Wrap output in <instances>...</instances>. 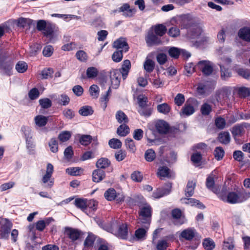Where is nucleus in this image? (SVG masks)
<instances>
[{
	"instance_id": "obj_26",
	"label": "nucleus",
	"mask_w": 250,
	"mask_h": 250,
	"mask_svg": "<svg viewBox=\"0 0 250 250\" xmlns=\"http://www.w3.org/2000/svg\"><path fill=\"white\" fill-rule=\"evenodd\" d=\"M52 221H53L52 218H46L44 220H39L36 223V228L38 230L42 231Z\"/></svg>"
},
{
	"instance_id": "obj_31",
	"label": "nucleus",
	"mask_w": 250,
	"mask_h": 250,
	"mask_svg": "<svg viewBox=\"0 0 250 250\" xmlns=\"http://www.w3.org/2000/svg\"><path fill=\"white\" fill-rule=\"evenodd\" d=\"M79 142L83 146H87L92 140V137L89 135H80L78 134Z\"/></svg>"
},
{
	"instance_id": "obj_58",
	"label": "nucleus",
	"mask_w": 250,
	"mask_h": 250,
	"mask_svg": "<svg viewBox=\"0 0 250 250\" xmlns=\"http://www.w3.org/2000/svg\"><path fill=\"white\" fill-rule=\"evenodd\" d=\"M224 151L221 147H217L214 151L215 158L217 160H221L224 156Z\"/></svg>"
},
{
	"instance_id": "obj_34",
	"label": "nucleus",
	"mask_w": 250,
	"mask_h": 250,
	"mask_svg": "<svg viewBox=\"0 0 250 250\" xmlns=\"http://www.w3.org/2000/svg\"><path fill=\"white\" fill-rule=\"evenodd\" d=\"M157 110L159 113L167 115L170 112L171 107L167 104L163 103L157 106Z\"/></svg>"
},
{
	"instance_id": "obj_63",
	"label": "nucleus",
	"mask_w": 250,
	"mask_h": 250,
	"mask_svg": "<svg viewBox=\"0 0 250 250\" xmlns=\"http://www.w3.org/2000/svg\"><path fill=\"white\" fill-rule=\"evenodd\" d=\"M131 179L136 182H141L143 179V175L138 171H134L131 175Z\"/></svg>"
},
{
	"instance_id": "obj_29",
	"label": "nucleus",
	"mask_w": 250,
	"mask_h": 250,
	"mask_svg": "<svg viewBox=\"0 0 250 250\" xmlns=\"http://www.w3.org/2000/svg\"><path fill=\"white\" fill-rule=\"evenodd\" d=\"M115 118L119 124H126L128 122L127 116L121 110H119L116 112Z\"/></svg>"
},
{
	"instance_id": "obj_6",
	"label": "nucleus",
	"mask_w": 250,
	"mask_h": 250,
	"mask_svg": "<svg viewBox=\"0 0 250 250\" xmlns=\"http://www.w3.org/2000/svg\"><path fill=\"white\" fill-rule=\"evenodd\" d=\"M151 213L152 208L149 205L146 204L140 207L139 215L141 222L148 226L150 221Z\"/></svg>"
},
{
	"instance_id": "obj_62",
	"label": "nucleus",
	"mask_w": 250,
	"mask_h": 250,
	"mask_svg": "<svg viewBox=\"0 0 250 250\" xmlns=\"http://www.w3.org/2000/svg\"><path fill=\"white\" fill-rule=\"evenodd\" d=\"M40 96V92L37 88H32L28 93V96L32 100L37 99Z\"/></svg>"
},
{
	"instance_id": "obj_4",
	"label": "nucleus",
	"mask_w": 250,
	"mask_h": 250,
	"mask_svg": "<svg viewBox=\"0 0 250 250\" xmlns=\"http://www.w3.org/2000/svg\"><path fill=\"white\" fill-rule=\"evenodd\" d=\"M192 22V17L189 14H183L173 17L170 20L172 25H178L182 28H188Z\"/></svg>"
},
{
	"instance_id": "obj_15",
	"label": "nucleus",
	"mask_w": 250,
	"mask_h": 250,
	"mask_svg": "<svg viewBox=\"0 0 250 250\" xmlns=\"http://www.w3.org/2000/svg\"><path fill=\"white\" fill-rule=\"evenodd\" d=\"M171 214L174 219L173 221L176 225H181L185 222L184 217H182V212L179 209H174L172 210Z\"/></svg>"
},
{
	"instance_id": "obj_39",
	"label": "nucleus",
	"mask_w": 250,
	"mask_h": 250,
	"mask_svg": "<svg viewBox=\"0 0 250 250\" xmlns=\"http://www.w3.org/2000/svg\"><path fill=\"white\" fill-rule=\"evenodd\" d=\"M155 66L154 62L149 59H146L144 63V68L145 70L148 73H151L154 70Z\"/></svg>"
},
{
	"instance_id": "obj_57",
	"label": "nucleus",
	"mask_w": 250,
	"mask_h": 250,
	"mask_svg": "<svg viewBox=\"0 0 250 250\" xmlns=\"http://www.w3.org/2000/svg\"><path fill=\"white\" fill-rule=\"evenodd\" d=\"M211 110V106L208 103H204L201 107V112L203 115H208Z\"/></svg>"
},
{
	"instance_id": "obj_64",
	"label": "nucleus",
	"mask_w": 250,
	"mask_h": 250,
	"mask_svg": "<svg viewBox=\"0 0 250 250\" xmlns=\"http://www.w3.org/2000/svg\"><path fill=\"white\" fill-rule=\"evenodd\" d=\"M168 247V243L166 240H160L156 245L157 250H166Z\"/></svg>"
},
{
	"instance_id": "obj_22",
	"label": "nucleus",
	"mask_w": 250,
	"mask_h": 250,
	"mask_svg": "<svg viewBox=\"0 0 250 250\" xmlns=\"http://www.w3.org/2000/svg\"><path fill=\"white\" fill-rule=\"evenodd\" d=\"M111 94V87H109L108 90L104 94H102L100 99V101L101 104V106L105 110L107 106V104L109 100L110 96Z\"/></svg>"
},
{
	"instance_id": "obj_54",
	"label": "nucleus",
	"mask_w": 250,
	"mask_h": 250,
	"mask_svg": "<svg viewBox=\"0 0 250 250\" xmlns=\"http://www.w3.org/2000/svg\"><path fill=\"white\" fill-rule=\"evenodd\" d=\"M138 103L140 107H145L148 102L147 98L144 95H139L137 97Z\"/></svg>"
},
{
	"instance_id": "obj_48",
	"label": "nucleus",
	"mask_w": 250,
	"mask_h": 250,
	"mask_svg": "<svg viewBox=\"0 0 250 250\" xmlns=\"http://www.w3.org/2000/svg\"><path fill=\"white\" fill-rule=\"evenodd\" d=\"M181 50L175 47H171L168 50V54L171 57L177 59L180 55Z\"/></svg>"
},
{
	"instance_id": "obj_60",
	"label": "nucleus",
	"mask_w": 250,
	"mask_h": 250,
	"mask_svg": "<svg viewBox=\"0 0 250 250\" xmlns=\"http://www.w3.org/2000/svg\"><path fill=\"white\" fill-rule=\"evenodd\" d=\"M49 146L51 152L56 153L58 150V141L55 138H52L49 142Z\"/></svg>"
},
{
	"instance_id": "obj_27",
	"label": "nucleus",
	"mask_w": 250,
	"mask_h": 250,
	"mask_svg": "<svg viewBox=\"0 0 250 250\" xmlns=\"http://www.w3.org/2000/svg\"><path fill=\"white\" fill-rule=\"evenodd\" d=\"M196 183L193 181H188L185 189V195L187 197H189L193 195Z\"/></svg>"
},
{
	"instance_id": "obj_30",
	"label": "nucleus",
	"mask_w": 250,
	"mask_h": 250,
	"mask_svg": "<svg viewBox=\"0 0 250 250\" xmlns=\"http://www.w3.org/2000/svg\"><path fill=\"white\" fill-rule=\"evenodd\" d=\"M129 133V128L126 124L121 125L117 129V133L120 136H125Z\"/></svg>"
},
{
	"instance_id": "obj_21",
	"label": "nucleus",
	"mask_w": 250,
	"mask_h": 250,
	"mask_svg": "<svg viewBox=\"0 0 250 250\" xmlns=\"http://www.w3.org/2000/svg\"><path fill=\"white\" fill-rule=\"evenodd\" d=\"M195 112L194 107L187 103H186L184 106L182 107L181 111L180 112L181 116H189L193 114Z\"/></svg>"
},
{
	"instance_id": "obj_52",
	"label": "nucleus",
	"mask_w": 250,
	"mask_h": 250,
	"mask_svg": "<svg viewBox=\"0 0 250 250\" xmlns=\"http://www.w3.org/2000/svg\"><path fill=\"white\" fill-rule=\"evenodd\" d=\"M156 156L155 151L152 149L147 150L145 153V158L146 161L152 162Z\"/></svg>"
},
{
	"instance_id": "obj_41",
	"label": "nucleus",
	"mask_w": 250,
	"mask_h": 250,
	"mask_svg": "<svg viewBox=\"0 0 250 250\" xmlns=\"http://www.w3.org/2000/svg\"><path fill=\"white\" fill-rule=\"evenodd\" d=\"M157 174L161 178L170 176L169 169L166 167H160L158 169Z\"/></svg>"
},
{
	"instance_id": "obj_7",
	"label": "nucleus",
	"mask_w": 250,
	"mask_h": 250,
	"mask_svg": "<svg viewBox=\"0 0 250 250\" xmlns=\"http://www.w3.org/2000/svg\"><path fill=\"white\" fill-rule=\"evenodd\" d=\"M53 169V166L51 164H48L46 173L42 178V183L45 188H51L54 184V180L51 179Z\"/></svg>"
},
{
	"instance_id": "obj_46",
	"label": "nucleus",
	"mask_w": 250,
	"mask_h": 250,
	"mask_svg": "<svg viewBox=\"0 0 250 250\" xmlns=\"http://www.w3.org/2000/svg\"><path fill=\"white\" fill-rule=\"evenodd\" d=\"M155 34L159 36H163L167 31L166 27L162 24L155 26L154 28Z\"/></svg>"
},
{
	"instance_id": "obj_53",
	"label": "nucleus",
	"mask_w": 250,
	"mask_h": 250,
	"mask_svg": "<svg viewBox=\"0 0 250 250\" xmlns=\"http://www.w3.org/2000/svg\"><path fill=\"white\" fill-rule=\"evenodd\" d=\"M70 102L69 97L65 94H61L58 98V103L62 105L65 106L69 104Z\"/></svg>"
},
{
	"instance_id": "obj_24",
	"label": "nucleus",
	"mask_w": 250,
	"mask_h": 250,
	"mask_svg": "<svg viewBox=\"0 0 250 250\" xmlns=\"http://www.w3.org/2000/svg\"><path fill=\"white\" fill-rule=\"evenodd\" d=\"M105 177L104 171L100 169H96L92 173L93 181L98 183L101 181Z\"/></svg>"
},
{
	"instance_id": "obj_56",
	"label": "nucleus",
	"mask_w": 250,
	"mask_h": 250,
	"mask_svg": "<svg viewBox=\"0 0 250 250\" xmlns=\"http://www.w3.org/2000/svg\"><path fill=\"white\" fill-rule=\"evenodd\" d=\"M39 102L42 107L44 109L48 108L52 105L51 100L47 98L40 99Z\"/></svg>"
},
{
	"instance_id": "obj_36",
	"label": "nucleus",
	"mask_w": 250,
	"mask_h": 250,
	"mask_svg": "<svg viewBox=\"0 0 250 250\" xmlns=\"http://www.w3.org/2000/svg\"><path fill=\"white\" fill-rule=\"evenodd\" d=\"M86 203L87 199L83 198H76L74 201L76 207L83 211L86 209Z\"/></svg>"
},
{
	"instance_id": "obj_49",
	"label": "nucleus",
	"mask_w": 250,
	"mask_h": 250,
	"mask_svg": "<svg viewBox=\"0 0 250 250\" xmlns=\"http://www.w3.org/2000/svg\"><path fill=\"white\" fill-rule=\"evenodd\" d=\"M93 111L92 108L89 106H84L81 108L79 111V113L82 116H88L93 114Z\"/></svg>"
},
{
	"instance_id": "obj_61",
	"label": "nucleus",
	"mask_w": 250,
	"mask_h": 250,
	"mask_svg": "<svg viewBox=\"0 0 250 250\" xmlns=\"http://www.w3.org/2000/svg\"><path fill=\"white\" fill-rule=\"evenodd\" d=\"M185 101V96L183 94L178 93L174 98V103L178 106H181Z\"/></svg>"
},
{
	"instance_id": "obj_16",
	"label": "nucleus",
	"mask_w": 250,
	"mask_h": 250,
	"mask_svg": "<svg viewBox=\"0 0 250 250\" xmlns=\"http://www.w3.org/2000/svg\"><path fill=\"white\" fill-rule=\"evenodd\" d=\"M238 36L241 40L250 42V27H244L240 29L238 32Z\"/></svg>"
},
{
	"instance_id": "obj_2",
	"label": "nucleus",
	"mask_w": 250,
	"mask_h": 250,
	"mask_svg": "<svg viewBox=\"0 0 250 250\" xmlns=\"http://www.w3.org/2000/svg\"><path fill=\"white\" fill-rule=\"evenodd\" d=\"M105 229L117 237L122 239H126L128 234L126 224L117 221H114L110 226L105 227Z\"/></svg>"
},
{
	"instance_id": "obj_3",
	"label": "nucleus",
	"mask_w": 250,
	"mask_h": 250,
	"mask_svg": "<svg viewBox=\"0 0 250 250\" xmlns=\"http://www.w3.org/2000/svg\"><path fill=\"white\" fill-rule=\"evenodd\" d=\"M13 62L7 53L0 49V69L7 75L11 74Z\"/></svg>"
},
{
	"instance_id": "obj_33",
	"label": "nucleus",
	"mask_w": 250,
	"mask_h": 250,
	"mask_svg": "<svg viewBox=\"0 0 250 250\" xmlns=\"http://www.w3.org/2000/svg\"><path fill=\"white\" fill-rule=\"evenodd\" d=\"M116 193L114 188H110L105 191L104 196L107 200L111 201L115 199Z\"/></svg>"
},
{
	"instance_id": "obj_23",
	"label": "nucleus",
	"mask_w": 250,
	"mask_h": 250,
	"mask_svg": "<svg viewBox=\"0 0 250 250\" xmlns=\"http://www.w3.org/2000/svg\"><path fill=\"white\" fill-rule=\"evenodd\" d=\"M244 124L237 125L233 126L231 130V133L234 137L243 135L245 133Z\"/></svg>"
},
{
	"instance_id": "obj_10",
	"label": "nucleus",
	"mask_w": 250,
	"mask_h": 250,
	"mask_svg": "<svg viewBox=\"0 0 250 250\" xmlns=\"http://www.w3.org/2000/svg\"><path fill=\"white\" fill-rule=\"evenodd\" d=\"M120 70L113 69L110 71V80L111 83V87L113 88L117 89L120 83L121 80Z\"/></svg>"
},
{
	"instance_id": "obj_38",
	"label": "nucleus",
	"mask_w": 250,
	"mask_h": 250,
	"mask_svg": "<svg viewBox=\"0 0 250 250\" xmlns=\"http://www.w3.org/2000/svg\"><path fill=\"white\" fill-rule=\"evenodd\" d=\"M203 246L206 250H212L215 248V244L211 239L207 238L203 240Z\"/></svg>"
},
{
	"instance_id": "obj_44",
	"label": "nucleus",
	"mask_w": 250,
	"mask_h": 250,
	"mask_svg": "<svg viewBox=\"0 0 250 250\" xmlns=\"http://www.w3.org/2000/svg\"><path fill=\"white\" fill-rule=\"evenodd\" d=\"M126 148L131 152H135L136 148L134 141L131 138H127L125 140Z\"/></svg>"
},
{
	"instance_id": "obj_20",
	"label": "nucleus",
	"mask_w": 250,
	"mask_h": 250,
	"mask_svg": "<svg viewBox=\"0 0 250 250\" xmlns=\"http://www.w3.org/2000/svg\"><path fill=\"white\" fill-rule=\"evenodd\" d=\"M182 204H187L191 206H196L200 208H204L205 206L199 201L193 198H183L181 199Z\"/></svg>"
},
{
	"instance_id": "obj_47",
	"label": "nucleus",
	"mask_w": 250,
	"mask_h": 250,
	"mask_svg": "<svg viewBox=\"0 0 250 250\" xmlns=\"http://www.w3.org/2000/svg\"><path fill=\"white\" fill-rule=\"evenodd\" d=\"M81 172H82V169L79 167H71L66 169V172L72 176L79 175Z\"/></svg>"
},
{
	"instance_id": "obj_14",
	"label": "nucleus",
	"mask_w": 250,
	"mask_h": 250,
	"mask_svg": "<svg viewBox=\"0 0 250 250\" xmlns=\"http://www.w3.org/2000/svg\"><path fill=\"white\" fill-rule=\"evenodd\" d=\"M21 130L24 132L27 148L29 150L33 149L35 147V145L32 140V136L29 134L31 130L28 127H23L21 128Z\"/></svg>"
},
{
	"instance_id": "obj_25",
	"label": "nucleus",
	"mask_w": 250,
	"mask_h": 250,
	"mask_svg": "<svg viewBox=\"0 0 250 250\" xmlns=\"http://www.w3.org/2000/svg\"><path fill=\"white\" fill-rule=\"evenodd\" d=\"M48 120V117L43 115H39L34 118V122L36 126L41 127L44 126Z\"/></svg>"
},
{
	"instance_id": "obj_55",
	"label": "nucleus",
	"mask_w": 250,
	"mask_h": 250,
	"mask_svg": "<svg viewBox=\"0 0 250 250\" xmlns=\"http://www.w3.org/2000/svg\"><path fill=\"white\" fill-rule=\"evenodd\" d=\"M95 240V235L92 234H89L84 241V244L85 247L87 248L92 247Z\"/></svg>"
},
{
	"instance_id": "obj_9",
	"label": "nucleus",
	"mask_w": 250,
	"mask_h": 250,
	"mask_svg": "<svg viewBox=\"0 0 250 250\" xmlns=\"http://www.w3.org/2000/svg\"><path fill=\"white\" fill-rule=\"evenodd\" d=\"M197 66L205 75L208 76L210 75L213 71L212 63L209 61H200L198 63Z\"/></svg>"
},
{
	"instance_id": "obj_1",
	"label": "nucleus",
	"mask_w": 250,
	"mask_h": 250,
	"mask_svg": "<svg viewBox=\"0 0 250 250\" xmlns=\"http://www.w3.org/2000/svg\"><path fill=\"white\" fill-rule=\"evenodd\" d=\"M249 197H250V192L242 193L235 191L229 192L227 195L220 196V199L223 201L231 204L243 202Z\"/></svg>"
},
{
	"instance_id": "obj_12",
	"label": "nucleus",
	"mask_w": 250,
	"mask_h": 250,
	"mask_svg": "<svg viewBox=\"0 0 250 250\" xmlns=\"http://www.w3.org/2000/svg\"><path fill=\"white\" fill-rule=\"evenodd\" d=\"M171 187L170 184H167L165 188L157 189L153 192L152 197L158 199L168 194L170 192Z\"/></svg>"
},
{
	"instance_id": "obj_51",
	"label": "nucleus",
	"mask_w": 250,
	"mask_h": 250,
	"mask_svg": "<svg viewBox=\"0 0 250 250\" xmlns=\"http://www.w3.org/2000/svg\"><path fill=\"white\" fill-rule=\"evenodd\" d=\"M71 136V133L69 131H63L60 133L58 136L59 140L62 142L68 141Z\"/></svg>"
},
{
	"instance_id": "obj_59",
	"label": "nucleus",
	"mask_w": 250,
	"mask_h": 250,
	"mask_svg": "<svg viewBox=\"0 0 250 250\" xmlns=\"http://www.w3.org/2000/svg\"><path fill=\"white\" fill-rule=\"evenodd\" d=\"M108 144L111 148L117 149L122 146V142L117 139H112L109 140Z\"/></svg>"
},
{
	"instance_id": "obj_45",
	"label": "nucleus",
	"mask_w": 250,
	"mask_h": 250,
	"mask_svg": "<svg viewBox=\"0 0 250 250\" xmlns=\"http://www.w3.org/2000/svg\"><path fill=\"white\" fill-rule=\"evenodd\" d=\"M28 68L27 63L23 61L19 62L16 65L15 68L19 73H24Z\"/></svg>"
},
{
	"instance_id": "obj_50",
	"label": "nucleus",
	"mask_w": 250,
	"mask_h": 250,
	"mask_svg": "<svg viewBox=\"0 0 250 250\" xmlns=\"http://www.w3.org/2000/svg\"><path fill=\"white\" fill-rule=\"evenodd\" d=\"M62 113L64 118L67 120H71L75 116V112L72 109L68 108L64 109Z\"/></svg>"
},
{
	"instance_id": "obj_32",
	"label": "nucleus",
	"mask_w": 250,
	"mask_h": 250,
	"mask_svg": "<svg viewBox=\"0 0 250 250\" xmlns=\"http://www.w3.org/2000/svg\"><path fill=\"white\" fill-rule=\"evenodd\" d=\"M110 162L105 158H101L99 159L96 163V166L98 168L104 169L109 166Z\"/></svg>"
},
{
	"instance_id": "obj_13",
	"label": "nucleus",
	"mask_w": 250,
	"mask_h": 250,
	"mask_svg": "<svg viewBox=\"0 0 250 250\" xmlns=\"http://www.w3.org/2000/svg\"><path fill=\"white\" fill-rule=\"evenodd\" d=\"M155 128L160 134H166L168 132L169 126L168 124L164 120H159L155 123Z\"/></svg>"
},
{
	"instance_id": "obj_5",
	"label": "nucleus",
	"mask_w": 250,
	"mask_h": 250,
	"mask_svg": "<svg viewBox=\"0 0 250 250\" xmlns=\"http://www.w3.org/2000/svg\"><path fill=\"white\" fill-rule=\"evenodd\" d=\"M13 224L10 220L7 218L0 219V236L5 239L8 238Z\"/></svg>"
},
{
	"instance_id": "obj_28",
	"label": "nucleus",
	"mask_w": 250,
	"mask_h": 250,
	"mask_svg": "<svg viewBox=\"0 0 250 250\" xmlns=\"http://www.w3.org/2000/svg\"><path fill=\"white\" fill-rule=\"evenodd\" d=\"M130 62L129 60H126L124 61L122 67L121 69H120L124 79H126L127 77L129 70L130 68Z\"/></svg>"
},
{
	"instance_id": "obj_37",
	"label": "nucleus",
	"mask_w": 250,
	"mask_h": 250,
	"mask_svg": "<svg viewBox=\"0 0 250 250\" xmlns=\"http://www.w3.org/2000/svg\"><path fill=\"white\" fill-rule=\"evenodd\" d=\"M99 73L98 69L95 67H89L87 68L86 72V76L88 79L96 78Z\"/></svg>"
},
{
	"instance_id": "obj_8",
	"label": "nucleus",
	"mask_w": 250,
	"mask_h": 250,
	"mask_svg": "<svg viewBox=\"0 0 250 250\" xmlns=\"http://www.w3.org/2000/svg\"><path fill=\"white\" fill-rule=\"evenodd\" d=\"M214 88V84L211 82L207 81L198 84L197 92L200 95L207 94Z\"/></svg>"
},
{
	"instance_id": "obj_17",
	"label": "nucleus",
	"mask_w": 250,
	"mask_h": 250,
	"mask_svg": "<svg viewBox=\"0 0 250 250\" xmlns=\"http://www.w3.org/2000/svg\"><path fill=\"white\" fill-rule=\"evenodd\" d=\"M64 233L73 241L78 239L81 234V232L79 230L70 228H65Z\"/></svg>"
},
{
	"instance_id": "obj_19",
	"label": "nucleus",
	"mask_w": 250,
	"mask_h": 250,
	"mask_svg": "<svg viewBox=\"0 0 250 250\" xmlns=\"http://www.w3.org/2000/svg\"><path fill=\"white\" fill-rule=\"evenodd\" d=\"M113 47L117 49H122L121 51L126 52L128 50V46L126 40L124 38H120L115 41L113 43Z\"/></svg>"
},
{
	"instance_id": "obj_35",
	"label": "nucleus",
	"mask_w": 250,
	"mask_h": 250,
	"mask_svg": "<svg viewBox=\"0 0 250 250\" xmlns=\"http://www.w3.org/2000/svg\"><path fill=\"white\" fill-rule=\"evenodd\" d=\"M220 67L221 78L222 79L226 80L231 77V72L228 68L224 66V64H219Z\"/></svg>"
},
{
	"instance_id": "obj_18",
	"label": "nucleus",
	"mask_w": 250,
	"mask_h": 250,
	"mask_svg": "<svg viewBox=\"0 0 250 250\" xmlns=\"http://www.w3.org/2000/svg\"><path fill=\"white\" fill-rule=\"evenodd\" d=\"M146 42L148 46H152L154 45L160 44L161 40L153 32H149L146 38Z\"/></svg>"
},
{
	"instance_id": "obj_42",
	"label": "nucleus",
	"mask_w": 250,
	"mask_h": 250,
	"mask_svg": "<svg viewBox=\"0 0 250 250\" xmlns=\"http://www.w3.org/2000/svg\"><path fill=\"white\" fill-rule=\"evenodd\" d=\"M89 93L91 96L94 99H97L99 96L100 89L96 84H93L90 86L89 89Z\"/></svg>"
},
{
	"instance_id": "obj_43",
	"label": "nucleus",
	"mask_w": 250,
	"mask_h": 250,
	"mask_svg": "<svg viewBox=\"0 0 250 250\" xmlns=\"http://www.w3.org/2000/svg\"><path fill=\"white\" fill-rule=\"evenodd\" d=\"M202 158L201 152L196 151L191 155V161L195 165L199 166L201 161Z\"/></svg>"
},
{
	"instance_id": "obj_11",
	"label": "nucleus",
	"mask_w": 250,
	"mask_h": 250,
	"mask_svg": "<svg viewBox=\"0 0 250 250\" xmlns=\"http://www.w3.org/2000/svg\"><path fill=\"white\" fill-rule=\"evenodd\" d=\"M195 229L192 228H189L181 231L179 238L180 240L191 241L195 237Z\"/></svg>"
},
{
	"instance_id": "obj_40",
	"label": "nucleus",
	"mask_w": 250,
	"mask_h": 250,
	"mask_svg": "<svg viewBox=\"0 0 250 250\" xmlns=\"http://www.w3.org/2000/svg\"><path fill=\"white\" fill-rule=\"evenodd\" d=\"M218 140L222 144H227L230 141V135L228 132H222L219 134Z\"/></svg>"
}]
</instances>
